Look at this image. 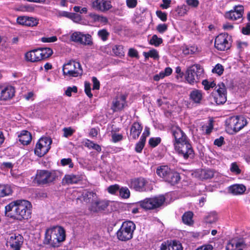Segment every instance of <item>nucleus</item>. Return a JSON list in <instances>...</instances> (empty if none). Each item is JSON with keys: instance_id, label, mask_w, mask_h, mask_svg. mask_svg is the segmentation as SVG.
I'll return each mask as SVG.
<instances>
[{"instance_id": "obj_22", "label": "nucleus", "mask_w": 250, "mask_h": 250, "mask_svg": "<svg viewBox=\"0 0 250 250\" xmlns=\"http://www.w3.org/2000/svg\"><path fill=\"white\" fill-rule=\"evenodd\" d=\"M25 58L26 61L31 62H38L42 60L39 48L26 52L25 54Z\"/></svg>"}, {"instance_id": "obj_1", "label": "nucleus", "mask_w": 250, "mask_h": 250, "mask_svg": "<svg viewBox=\"0 0 250 250\" xmlns=\"http://www.w3.org/2000/svg\"><path fill=\"white\" fill-rule=\"evenodd\" d=\"M32 206L26 200L13 201L5 207V214L12 219L19 221L30 217Z\"/></svg>"}, {"instance_id": "obj_51", "label": "nucleus", "mask_w": 250, "mask_h": 250, "mask_svg": "<svg viewBox=\"0 0 250 250\" xmlns=\"http://www.w3.org/2000/svg\"><path fill=\"white\" fill-rule=\"evenodd\" d=\"M120 187L118 185L115 184L113 185L110 186L107 188L108 192L110 193L114 194L116 193L117 191L119 190Z\"/></svg>"}, {"instance_id": "obj_24", "label": "nucleus", "mask_w": 250, "mask_h": 250, "mask_svg": "<svg viewBox=\"0 0 250 250\" xmlns=\"http://www.w3.org/2000/svg\"><path fill=\"white\" fill-rule=\"evenodd\" d=\"M246 190V187L243 184H236L231 185L228 188L229 192L234 195L243 194Z\"/></svg>"}, {"instance_id": "obj_46", "label": "nucleus", "mask_w": 250, "mask_h": 250, "mask_svg": "<svg viewBox=\"0 0 250 250\" xmlns=\"http://www.w3.org/2000/svg\"><path fill=\"white\" fill-rule=\"evenodd\" d=\"M161 139L160 137L151 138L149 140V144L152 147H155L161 143Z\"/></svg>"}, {"instance_id": "obj_47", "label": "nucleus", "mask_w": 250, "mask_h": 250, "mask_svg": "<svg viewBox=\"0 0 250 250\" xmlns=\"http://www.w3.org/2000/svg\"><path fill=\"white\" fill-rule=\"evenodd\" d=\"M197 48L195 46H188L186 47L183 50V53L186 55L192 54L196 52Z\"/></svg>"}, {"instance_id": "obj_15", "label": "nucleus", "mask_w": 250, "mask_h": 250, "mask_svg": "<svg viewBox=\"0 0 250 250\" xmlns=\"http://www.w3.org/2000/svg\"><path fill=\"white\" fill-rule=\"evenodd\" d=\"M171 133L175 139L174 145L189 140L185 133L178 126L172 127Z\"/></svg>"}, {"instance_id": "obj_14", "label": "nucleus", "mask_w": 250, "mask_h": 250, "mask_svg": "<svg viewBox=\"0 0 250 250\" xmlns=\"http://www.w3.org/2000/svg\"><path fill=\"white\" fill-rule=\"evenodd\" d=\"M71 41L84 45H91L92 43L91 36L83 34L80 32H75L70 37Z\"/></svg>"}, {"instance_id": "obj_31", "label": "nucleus", "mask_w": 250, "mask_h": 250, "mask_svg": "<svg viewBox=\"0 0 250 250\" xmlns=\"http://www.w3.org/2000/svg\"><path fill=\"white\" fill-rule=\"evenodd\" d=\"M193 216V213L192 211H188L186 212L182 216L183 222L185 224L188 226L193 225L194 223Z\"/></svg>"}, {"instance_id": "obj_50", "label": "nucleus", "mask_w": 250, "mask_h": 250, "mask_svg": "<svg viewBox=\"0 0 250 250\" xmlns=\"http://www.w3.org/2000/svg\"><path fill=\"white\" fill-rule=\"evenodd\" d=\"M224 71V68L223 66L219 64H217L214 68L212 69V72L213 73H216L218 74V75L220 76L221 75Z\"/></svg>"}, {"instance_id": "obj_6", "label": "nucleus", "mask_w": 250, "mask_h": 250, "mask_svg": "<svg viewBox=\"0 0 250 250\" xmlns=\"http://www.w3.org/2000/svg\"><path fill=\"white\" fill-rule=\"evenodd\" d=\"M135 229L136 226L132 221H127L123 222L117 232L118 238L123 241L131 239Z\"/></svg>"}, {"instance_id": "obj_48", "label": "nucleus", "mask_w": 250, "mask_h": 250, "mask_svg": "<svg viewBox=\"0 0 250 250\" xmlns=\"http://www.w3.org/2000/svg\"><path fill=\"white\" fill-rule=\"evenodd\" d=\"M84 91L89 98H91L93 97V94L91 92L90 83L88 82H85L84 83Z\"/></svg>"}, {"instance_id": "obj_53", "label": "nucleus", "mask_w": 250, "mask_h": 250, "mask_svg": "<svg viewBox=\"0 0 250 250\" xmlns=\"http://www.w3.org/2000/svg\"><path fill=\"white\" fill-rule=\"evenodd\" d=\"M61 163L62 166L69 165V167L72 168L73 167V164L72 162V160L70 158H63L61 161Z\"/></svg>"}, {"instance_id": "obj_18", "label": "nucleus", "mask_w": 250, "mask_h": 250, "mask_svg": "<svg viewBox=\"0 0 250 250\" xmlns=\"http://www.w3.org/2000/svg\"><path fill=\"white\" fill-rule=\"evenodd\" d=\"M147 183L143 178H135L131 180L130 187L138 191H144L146 190V185Z\"/></svg>"}, {"instance_id": "obj_52", "label": "nucleus", "mask_w": 250, "mask_h": 250, "mask_svg": "<svg viewBox=\"0 0 250 250\" xmlns=\"http://www.w3.org/2000/svg\"><path fill=\"white\" fill-rule=\"evenodd\" d=\"M78 91L77 87L73 86V87H68L67 89L65 90V95L68 97H70L72 95V92L77 93Z\"/></svg>"}, {"instance_id": "obj_38", "label": "nucleus", "mask_w": 250, "mask_h": 250, "mask_svg": "<svg viewBox=\"0 0 250 250\" xmlns=\"http://www.w3.org/2000/svg\"><path fill=\"white\" fill-rule=\"evenodd\" d=\"M64 16L68 17L76 22H78L82 20V17L81 15L78 14H76L74 13H65Z\"/></svg>"}, {"instance_id": "obj_3", "label": "nucleus", "mask_w": 250, "mask_h": 250, "mask_svg": "<svg viewBox=\"0 0 250 250\" xmlns=\"http://www.w3.org/2000/svg\"><path fill=\"white\" fill-rule=\"evenodd\" d=\"M156 173L164 181L172 186L178 184L180 180L179 174L171 169L167 166L158 167Z\"/></svg>"}, {"instance_id": "obj_40", "label": "nucleus", "mask_w": 250, "mask_h": 250, "mask_svg": "<svg viewBox=\"0 0 250 250\" xmlns=\"http://www.w3.org/2000/svg\"><path fill=\"white\" fill-rule=\"evenodd\" d=\"M163 42L162 38H158L156 35H153L150 40L149 43L155 46H158Z\"/></svg>"}, {"instance_id": "obj_8", "label": "nucleus", "mask_w": 250, "mask_h": 250, "mask_svg": "<svg viewBox=\"0 0 250 250\" xmlns=\"http://www.w3.org/2000/svg\"><path fill=\"white\" fill-rule=\"evenodd\" d=\"M64 75L76 77L83 74V69L81 64L74 61H70L65 64L62 68Z\"/></svg>"}, {"instance_id": "obj_4", "label": "nucleus", "mask_w": 250, "mask_h": 250, "mask_svg": "<svg viewBox=\"0 0 250 250\" xmlns=\"http://www.w3.org/2000/svg\"><path fill=\"white\" fill-rule=\"evenodd\" d=\"M58 176L54 171L38 170L34 182L38 185H50L53 183Z\"/></svg>"}, {"instance_id": "obj_61", "label": "nucleus", "mask_w": 250, "mask_h": 250, "mask_svg": "<svg viewBox=\"0 0 250 250\" xmlns=\"http://www.w3.org/2000/svg\"><path fill=\"white\" fill-rule=\"evenodd\" d=\"M224 143V138L223 136H220L219 138L216 139L214 141V145L219 147L221 146Z\"/></svg>"}, {"instance_id": "obj_36", "label": "nucleus", "mask_w": 250, "mask_h": 250, "mask_svg": "<svg viewBox=\"0 0 250 250\" xmlns=\"http://www.w3.org/2000/svg\"><path fill=\"white\" fill-rule=\"evenodd\" d=\"M217 220V214L215 212L209 213L204 218V222L207 224H212L216 222Z\"/></svg>"}, {"instance_id": "obj_59", "label": "nucleus", "mask_w": 250, "mask_h": 250, "mask_svg": "<svg viewBox=\"0 0 250 250\" xmlns=\"http://www.w3.org/2000/svg\"><path fill=\"white\" fill-rule=\"evenodd\" d=\"M157 31L160 33H163L167 29V25L166 24H159L156 27Z\"/></svg>"}, {"instance_id": "obj_11", "label": "nucleus", "mask_w": 250, "mask_h": 250, "mask_svg": "<svg viewBox=\"0 0 250 250\" xmlns=\"http://www.w3.org/2000/svg\"><path fill=\"white\" fill-rule=\"evenodd\" d=\"M230 37L228 33H221L218 35L215 40L214 46L220 51H225L231 47Z\"/></svg>"}, {"instance_id": "obj_44", "label": "nucleus", "mask_w": 250, "mask_h": 250, "mask_svg": "<svg viewBox=\"0 0 250 250\" xmlns=\"http://www.w3.org/2000/svg\"><path fill=\"white\" fill-rule=\"evenodd\" d=\"M98 35L103 41H105L107 40L109 33L106 29H103L98 31Z\"/></svg>"}, {"instance_id": "obj_10", "label": "nucleus", "mask_w": 250, "mask_h": 250, "mask_svg": "<svg viewBox=\"0 0 250 250\" xmlns=\"http://www.w3.org/2000/svg\"><path fill=\"white\" fill-rule=\"evenodd\" d=\"M52 142L50 137L41 138L36 144L34 149L35 154L40 157L43 156L50 149Z\"/></svg>"}, {"instance_id": "obj_19", "label": "nucleus", "mask_w": 250, "mask_h": 250, "mask_svg": "<svg viewBox=\"0 0 250 250\" xmlns=\"http://www.w3.org/2000/svg\"><path fill=\"white\" fill-rule=\"evenodd\" d=\"M239 116H232L226 120V130L228 133L233 134L236 133Z\"/></svg>"}, {"instance_id": "obj_32", "label": "nucleus", "mask_w": 250, "mask_h": 250, "mask_svg": "<svg viewBox=\"0 0 250 250\" xmlns=\"http://www.w3.org/2000/svg\"><path fill=\"white\" fill-rule=\"evenodd\" d=\"M39 49L40 56L42 58V60L49 58L53 54V51L50 48H39Z\"/></svg>"}, {"instance_id": "obj_42", "label": "nucleus", "mask_w": 250, "mask_h": 250, "mask_svg": "<svg viewBox=\"0 0 250 250\" xmlns=\"http://www.w3.org/2000/svg\"><path fill=\"white\" fill-rule=\"evenodd\" d=\"M99 200L97 197V199H95L90 204V206L88 207V209L91 211H93L94 212H98V207L99 203Z\"/></svg>"}, {"instance_id": "obj_30", "label": "nucleus", "mask_w": 250, "mask_h": 250, "mask_svg": "<svg viewBox=\"0 0 250 250\" xmlns=\"http://www.w3.org/2000/svg\"><path fill=\"white\" fill-rule=\"evenodd\" d=\"M97 197L96 193L93 191H85L82 194L83 201L87 203H91L95 199H97Z\"/></svg>"}, {"instance_id": "obj_62", "label": "nucleus", "mask_w": 250, "mask_h": 250, "mask_svg": "<svg viewBox=\"0 0 250 250\" xmlns=\"http://www.w3.org/2000/svg\"><path fill=\"white\" fill-rule=\"evenodd\" d=\"M237 47L240 51H242L245 47H246L248 45V43L246 42H242L241 41H237Z\"/></svg>"}, {"instance_id": "obj_26", "label": "nucleus", "mask_w": 250, "mask_h": 250, "mask_svg": "<svg viewBox=\"0 0 250 250\" xmlns=\"http://www.w3.org/2000/svg\"><path fill=\"white\" fill-rule=\"evenodd\" d=\"M189 97L193 103L200 104L203 99V92L200 90L194 89L190 92Z\"/></svg>"}, {"instance_id": "obj_16", "label": "nucleus", "mask_w": 250, "mask_h": 250, "mask_svg": "<svg viewBox=\"0 0 250 250\" xmlns=\"http://www.w3.org/2000/svg\"><path fill=\"white\" fill-rule=\"evenodd\" d=\"M15 90L12 86L0 85V100L7 101L12 99L15 95Z\"/></svg>"}, {"instance_id": "obj_12", "label": "nucleus", "mask_w": 250, "mask_h": 250, "mask_svg": "<svg viewBox=\"0 0 250 250\" xmlns=\"http://www.w3.org/2000/svg\"><path fill=\"white\" fill-rule=\"evenodd\" d=\"M219 88L215 91L214 94L213 101L217 104H224L227 101V90L226 86L223 83L218 84Z\"/></svg>"}, {"instance_id": "obj_60", "label": "nucleus", "mask_w": 250, "mask_h": 250, "mask_svg": "<svg viewBox=\"0 0 250 250\" xmlns=\"http://www.w3.org/2000/svg\"><path fill=\"white\" fill-rule=\"evenodd\" d=\"M156 15L162 21H167V15L165 12H163L161 11H157L156 12Z\"/></svg>"}, {"instance_id": "obj_25", "label": "nucleus", "mask_w": 250, "mask_h": 250, "mask_svg": "<svg viewBox=\"0 0 250 250\" xmlns=\"http://www.w3.org/2000/svg\"><path fill=\"white\" fill-rule=\"evenodd\" d=\"M143 129L141 125L138 122H134L130 130V136L133 140H136L140 135Z\"/></svg>"}, {"instance_id": "obj_43", "label": "nucleus", "mask_w": 250, "mask_h": 250, "mask_svg": "<svg viewBox=\"0 0 250 250\" xmlns=\"http://www.w3.org/2000/svg\"><path fill=\"white\" fill-rule=\"evenodd\" d=\"M120 196L123 198H128L130 196V191L128 188L123 187L119 189Z\"/></svg>"}, {"instance_id": "obj_39", "label": "nucleus", "mask_w": 250, "mask_h": 250, "mask_svg": "<svg viewBox=\"0 0 250 250\" xmlns=\"http://www.w3.org/2000/svg\"><path fill=\"white\" fill-rule=\"evenodd\" d=\"M204 88L206 90H210L216 86V83L214 81H208V80H204L202 82Z\"/></svg>"}, {"instance_id": "obj_27", "label": "nucleus", "mask_w": 250, "mask_h": 250, "mask_svg": "<svg viewBox=\"0 0 250 250\" xmlns=\"http://www.w3.org/2000/svg\"><path fill=\"white\" fill-rule=\"evenodd\" d=\"M82 179V177L79 175L66 174L62 179V182L66 184H77Z\"/></svg>"}, {"instance_id": "obj_23", "label": "nucleus", "mask_w": 250, "mask_h": 250, "mask_svg": "<svg viewBox=\"0 0 250 250\" xmlns=\"http://www.w3.org/2000/svg\"><path fill=\"white\" fill-rule=\"evenodd\" d=\"M161 250H183V247L180 243L176 241H167L163 243L161 245Z\"/></svg>"}, {"instance_id": "obj_58", "label": "nucleus", "mask_w": 250, "mask_h": 250, "mask_svg": "<svg viewBox=\"0 0 250 250\" xmlns=\"http://www.w3.org/2000/svg\"><path fill=\"white\" fill-rule=\"evenodd\" d=\"M128 55L131 58H139L138 51L134 48H130L128 50Z\"/></svg>"}, {"instance_id": "obj_17", "label": "nucleus", "mask_w": 250, "mask_h": 250, "mask_svg": "<svg viewBox=\"0 0 250 250\" xmlns=\"http://www.w3.org/2000/svg\"><path fill=\"white\" fill-rule=\"evenodd\" d=\"M244 13V8L242 6H236L234 10H231L225 13V17L232 21L241 19Z\"/></svg>"}, {"instance_id": "obj_45", "label": "nucleus", "mask_w": 250, "mask_h": 250, "mask_svg": "<svg viewBox=\"0 0 250 250\" xmlns=\"http://www.w3.org/2000/svg\"><path fill=\"white\" fill-rule=\"evenodd\" d=\"M230 171L235 175L240 174L241 173V170L239 168L236 163H232L230 167Z\"/></svg>"}, {"instance_id": "obj_41", "label": "nucleus", "mask_w": 250, "mask_h": 250, "mask_svg": "<svg viewBox=\"0 0 250 250\" xmlns=\"http://www.w3.org/2000/svg\"><path fill=\"white\" fill-rule=\"evenodd\" d=\"M214 171L211 169L203 170L201 172V175L204 179H210L214 176Z\"/></svg>"}, {"instance_id": "obj_21", "label": "nucleus", "mask_w": 250, "mask_h": 250, "mask_svg": "<svg viewBox=\"0 0 250 250\" xmlns=\"http://www.w3.org/2000/svg\"><path fill=\"white\" fill-rule=\"evenodd\" d=\"M92 6L97 10L102 12L109 10L111 7V2L104 0H96L92 3Z\"/></svg>"}, {"instance_id": "obj_20", "label": "nucleus", "mask_w": 250, "mask_h": 250, "mask_svg": "<svg viewBox=\"0 0 250 250\" xmlns=\"http://www.w3.org/2000/svg\"><path fill=\"white\" fill-rule=\"evenodd\" d=\"M127 95L120 94L118 95L112 102V108L114 110L116 109L122 110L126 104V99Z\"/></svg>"}, {"instance_id": "obj_9", "label": "nucleus", "mask_w": 250, "mask_h": 250, "mask_svg": "<svg viewBox=\"0 0 250 250\" xmlns=\"http://www.w3.org/2000/svg\"><path fill=\"white\" fill-rule=\"evenodd\" d=\"M164 196L146 198L139 202L140 206L146 210H151L161 207L165 201Z\"/></svg>"}, {"instance_id": "obj_55", "label": "nucleus", "mask_w": 250, "mask_h": 250, "mask_svg": "<svg viewBox=\"0 0 250 250\" xmlns=\"http://www.w3.org/2000/svg\"><path fill=\"white\" fill-rule=\"evenodd\" d=\"M18 10L22 12H32L33 11L34 8L30 6L24 5H21Z\"/></svg>"}, {"instance_id": "obj_13", "label": "nucleus", "mask_w": 250, "mask_h": 250, "mask_svg": "<svg viewBox=\"0 0 250 250\" xmlns=\"http://www.w3.org/2000/svg\"><path fill=\"white\" fill-rule=\"evenodd\" d=\"M23 242V238L20 234H13L8 239L7 244L12 250H20Z\"/></svg>"}, {"instance_id": "obj_54", "label": "nucleus", "mask_w": 250, "mask_h": 250, "mask_svg": "<svg viewBox=\"0 0 250 250\" xmlns=\"http://www.w3.org/2000/svg\"><path fill=\"white\" fill-rule=\"evenodd\" d=\"M38 23V22L36 19L32 17H28L26 26H34L37 25Z\"/></svg>"}, {"instance_id": "obj_35", "label": "nucleus", "mask_w": 250, "mask_h": 250, "mask_svg": "<svg viewBox=\"0 0 250 250\" xmlns=\"http://www.w3.org/2000/svg\"><path fill=\"white\" fill-rule=\"evenodd\" d=\"M84 145L89 149H93L97 150L98 152H101L102 150L101 147L100 145L94 143L93 142L88 139L85 141Z\"/></svg>"}, {"instance_id": "obj_57", "label": "nucleus", "mask_w": 250, "mask_h": 250, "mask_svg": "<svg viewBox=\"0 0 250 250\" xmlns=\"http://www.w3.org/2000/svg\"><path fill=\"white\" fill-rule=\"evenodd\" d=\"M186 2L188 5L193 8L197 7L199 4L198 0H186Z\"/></svg>"}, {"instance_id": "obj_56", "label": "nucleus", "mask_w": 250, "mask_h": 250, "mask_svg": "<svg viewBox=\"0 0 250 250\" xmlns=\"http://www.w3.org/2000/svg\"><path fill=\"white\" fill-rule=\"evenodd\" d=\"M28 17L21 16L17 18V22L21 25L26 26Z\"/></svg>"}, {"instance_id": "obj_63", "label": "nucleus", "mask_w": 250, "mask_h": 250, "mask_svg": "<svg viewBox=\"0 0 250 250\" xmlns=\"http://www.w3.org/2000/svg\"><path fill=\"white\" fill-rule=\"evenodd\" d=\"M63 136L65 137L71 136L73 133V130L70 127H65L63 129Z\"/></svg>"}, {"instance_id": "obj_33", "label": "nucleus", "mask_w": 250, "mask_h": 250, "mask_svg": "<svg viewBox=\"0 0 250 250\" xmlns=\"http://www.w3.org/2000/svg\"><path fill=\"white\" fill-rule=\"evenodd\" d=\"M112 50L114 55L119 57L124 56V47L121 45H115L113 46Z\"/></svg>"}, {"instance_id": "obj_49", "label": "nucleus", "mask_w": 250, "mask_h": 250, "mask_svg": "<svg viewBox=\"0 0 250 250\" xmlns=\"http://www.w3.org/2000/svg\"><path fill=\"white\" fill-rule=\"evenodd\" d=\"M108 206V202L105 200H99L98 207V212L100 210H104Z\"/></svg>"}, {"instance_id": "obj_5", "label": "nucleus", "mask_w": 250, "mask_h": 250, "mask_svg": "<svg viewBox=\"0 0 250 250\" xmlns=\"http://www.w3.org/2000/svg\"><path fill=\"white\" fill-rule=\"evenodd\" d=\"M204 76V69L199 64H194L188 68L186 72V80L193 85L198 83Z\"/></svg>"}, {"instance_id": "obj_29", "label": "nucleus", "mask_w": 250, "mask_h": 250, "mask_svg": "<svg viewBox=\"0 0 250 250\" xmlns=\"http://www.w3.org/2000/svg\"><path fill=\"white\" fill-rule=\"evenodd\" d=\"M246 247V244L243 241H232L229 242L227 246V249L228 250H243Z\"/></svg>"}, {"instance_id": "obj_28", "label": "nucleus", "mask_w": 250, "mask_h": 250, "mask_svg": "<svg viewBox=\"0 0 250 250\" xmlns=\"http://www.w3.org/2000/svg\"><path fill=\"white\" fill-rule=\"evenodd\" d=\"M19 141L23 145H27L32 140V136L29 132L26 130H22L18 135Z\"/></svg>"}, {"instance_id": "obj_34", "label": "nucleus", "mask_w": 250, "mask_h": 250, "mask_svg": "<svg viewBox=\"0 0 250 250\" xmlns=\"http://www.w3.org/2000/svg\"><path fill=\"white\" fill-rule=\"evenodd\" d=\"M12 193L10 187L5 185H0V198L9 195Z\"/></svg>"}, {"instance_id": "obj_7", "label": "nucleus", "mask_w": 250, "mask_h": 250, "mask_svg": "<svg viewBox=\"0 0 250 250\" xmlns=\"http://www.w3.org/2000/svg\"><path fill=\"white\" fill-rule=\"evenodd\" d=\"M175 149L178 155L184 159H192L194 157V152L189 143L188 140L182 143L175 144Z\"/></svg>"}, {"instance_id": "obj_2", "label": "nucleus", "mask_w": 250, "mask_h": 250, "mask_svg": "<svg viewBox=\"0 0 250 250\" xmlns=\"http://www.w3.org/2000/svg\"><path fill=\"white\" fill-rule=\"evenodd\" d=\"M65 239V231L60 226H55L47 229L45 232L43 243L50 245L52 247H58Z\"/></svg>"}, {"instance_id": "obj_64", "label": "nucleus", "mask_w": 250, "mask_h": 250, "mask_svg": "<svg viewBox=\"0 0 250 250\" xmlns=\"http://www.w3.org/2000/svg\"><path fill=\"white\" fill-rule=\"evenodd\" d=\"M242 33L244 35L250 34V22L247 23L246 27H244L242 29Z\"/></svg>"}, {"instance_id": "obj_37", "label": "nucleus", "mask_w": 250, "mask_h": 250, "mask_svg": "<svg viewBox=\"0 0 250 250\" xmlns=\"http://www.w3.org/2000/svg\"><path fill=\"white\" fill-rule=\"evenodd\" d=\"M238 121L236 133L242 129L248 123L246 118L242 116H239Z\"/></svg>"}]
</instances>
